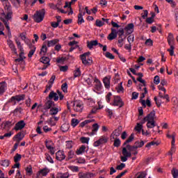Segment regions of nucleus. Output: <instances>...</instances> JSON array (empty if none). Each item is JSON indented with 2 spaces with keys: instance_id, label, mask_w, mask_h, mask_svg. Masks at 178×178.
I'll return each instance as SVG.
<instances>
[{
  "instance_id": "f257e3e1",
  "label": "nucleus",
  "mask_w": 178,
  "mask_h": 178,
  "mask_svg": "<svg viewBox=\"0 0 178 178\" xmlns=\"http://www.w3.org/2000/svg\"><path fill=\"white\" fill-rule=\"evenodd\" d=\"M138 147L136 145H127V147L122 148V155L120 156L121 161L122 162H126L127 161L128 158H130L131 156V152H134L135 149H137Z\"/></svg>"
},
{
  "instance_id": "f03ea898",
  "label": "nucleus",
  "mask_w": 178,
  "mask_h": 178,
  "mask_svg": "<svg viewBox=\"0 0 178 178\" xmlns=\"http://www.w3.org/2000/svg\"><path fill=\"white\" fill-rule=\"evenodd\" d=\"M45 17V9L42 8L41 10H37L33 15V20L36 23H41Z\"/></svg>"
},
{
  "instance_id": "7ed1b4c3",
  "label": "nucleus",
  "mask_w": 178,
  "mask_h": 178,
  "mask_svg": "<svg viewBox=\"0 0 178 178\" xmlns=\"http://www.w3.org/2000/svg\"><path fill=\"white\" fill-rule=\"evenodd\" d=\"M167 40L168 45L170 47L167 51L168 52H170V56H173V55H175V38L173 37V34L169 33Z\"/></svg>"
},
{
  "instance_id": "20e7f679",
  "label": "nucleus",
  "mask_w": 178,
  "mask_h": 178,
  "mask_svg": "<svg viewBox=\"0 0 178 178\" xmlns=\"http://www.w3.org/2000/svg\"><path fill=\"white\" fill-rule=\"evenodd\" d=\"M90 54V51H88L80 56L82 63L85 66H91L92 65V59L91 58H87V56H89Z\"/></svg>"
},
{
  "instance_id": "39448f33",
  "label": "nucleus",
  "mask_w": 178,
  "mask_h": 178,
  "mask_svg": "<svg viewBox=\"0 0 178 178\" xmlns=\"http://www.w3.org/2000/svg\"><path fill=\"white\" fill-rule=\"evenodd\" d=\"M26 97L25 95H19L16 96H13L9 102H12L13 105H16V101L17 102H20V101L24 100V97Z\"/></svg>"
},
{
  "instance_id": "423d86ee",
  "label": "nucleus",
  "mask_w": 178,
  "mask_h": 178,
  "mask_svg": "<svg viewBox=\"0 0 178 178\" xmlns=\"http://www.w3.org/2000/svg\"><path fill=\"white\" fill-rule=\"evenodd\" d=\"M145 122H155V111H152L143 118V122H142V124L143 123H145Z\"/></svg>"
},
{
  "instance_id": "0eeeda50",
  "label": "nucleus",
  "mask_w": 178,
  "mask_h": 178,
  "mask_svg": "<svg viewBox=\"0 0 178 178\" xmlns=\"http://www.w3.org/2000/svg\"><path fill=\"white\" fill-rule=\"evenodd\" d=\"M108 143V137L103 136L99 138V139L95 141L93 144L94 147H99L102 144H106Z\"/></svg>"
},
{
  "instance_id": "6e6552de",
  "label": "nucleus",
  "mask_w": 178,
  "mask_h": 178,
  "mask_svg": "<svg viewBox=\"0 0 178 178\" xmlns=\"http://www.w3.org/2000/svg\"><path fill=\"white\" fill-rule=\"evenodd\" d=\"M113 106H119V108H122L124 103H123V100L119 96H114L113 103L112 104Z\"/></svg>"
},
{
  "instance_id": "1a4fd4ad",
  "label": "nucleus",
  "mask_w": 178,
  "mask_h": 178,
  "mask_svg": "<svg viewBox=\"0 0 178 178\" xmlns=\"http://www.w3.org/2000/svg\"><path fill=\"white\" fill-rule=\"evenodd\" d=\"M53 106H55V102L51 99H46L44 105L43 106L44 111H48V109L54 108Z\"/></svg>"
},
{
  "instance_id": "9d476101",
  "label": "nucleus",
  "mask_w": 178,
  "mask_h": 178,
  "mask_svg": "<svg viewBox=\"0 0 178 178\" xmlns=\"http://www.w3.org/2000/svg\"><path fill=\"white\" fill-rule=\"evenodd\" d=\"M24 126H26V123H24V120H21L15 124L13 130H15V131H19V130L24 129Z\"/></svg>"
},
{
  "instance_id": "9b49d317",
  "label": "nucleus",
  "mask_w": 178,
  "mask_h": 178,
  "mask_svg": "<svg viewBox=\"0 0 178 178\" xmlns=\"http://www.w3.org/2000/svg\"><path fill=\"white\" fill-rule=\"evenodd\" d=\"M65 159L66 155H65V152L63 151L59 150L56 153V159H57V161H62Z\"/></svg>"
},
{
  "instance_id": "f8f14e48",
  "label": "nucleus",
  "mask_w": 178,
  "mask_h": 178,
  "mask_svg": "<svg viewBox=\"0 0 178 178\" xmlns=\"http://www.w3.org/2000/svg\"><path fill=\"white\" fill-rule=\"evenodd\" d=\"M79 178H92L94 177L92 172H79L78 174Z\"/></svg>"
},
{
  "instance_id": "ddd939ff",
  "label": "nucleus",
  "mask_w": 178,
  "mask_h": 178,
  "mask_svg": "<svg viewBox=\"0 0 178 178\" xmlns=\"http://www.w3.org/2000/svg\"><path fill=\"white\" fill-rule=\"evenodd\" d=\"M46 99H54V101H58V99H59V96L58 95V93L51 91Z\"/></svg>"
},
{
  "instance_id": "4468645a",
  "label": "nucleus",
  "mask_w": 178,
  "mask_h": 178,
  "mask_svg": "<svg viewBox=\"0 0 178 178\" xmlns=\"http://www.w3.org/2000/svg\"><path fill=\"white\" fill-rule=\"evenodd\" d=\"M86 15V12L83 13L81 9H79V13L78 15V24H83L84 23V18L83 17Z\"/></svg>"
},
{
  "instance_id": "2eb2a0df",
  "label": "nucleus",
  "mask_w": 178,
  "mask_h": 178,
  "mask_svg": "<svg viewBox=\"0 0 178 178\" xmlns=\"http://www.w3.org/2000/svg\"><path fill=\"white\" fill-rule=\"evenodd\" d=\"M23 138H24V134L22 132H19L13 138V139L15 140L17 143H20Z\"/></svg>"
},
{
  "instance_id": "dca6fc26",
  "label": "nucleus",
  "mask_w": 178,
  "mask_h": 178,
  "mask_svg": "<svg viewBox=\"0 0 178 178\" xmlns=\"http://www.w3.org/2000/svg\"><path fill=\"white\" fill-rule=\"evenodd\" d=\"M74 110L76 111V112H81L83 111V104L75 102L74 104Z\"/></svg>"
},
{
  "instance_id": "f3484780",
  "label": "nucleus",
  "mask_w": 178,
  "mask_h": 178,
  "mask_svg": "<svg viewBox=\"0 0 178 178\" xmlns=\"http://www.w3.org/2000/svg\"><path fill=\"white\" fill-rule=\"evenodd\" d=\"M7 44L8 47L10 48L11 51L14 52V54H17V51L16 49V47L15 46V44H13V41H12L11 40H8Z\"/></svg>"
},
{
  "instance_id": "a211bd4d",
  "label": "nucleus",
  "mask_w": 178,
  "mask_h": 178,
  "mask_svg": "<svg viewBox=\"0 0 178 178\" xmlns=\"http://www.w3.org/2000/svg\"><path fill=\"white\" fill-rule=\"evenodd\" d=\"M125 30L128 34H131L134 31V24H129L128 26H125Z\"/></svg>"
},
{
  "instance_id": "6ab92c4d",
  "label": "nucleus",
  "mask_w": 178,
  "mask_h": 178,
  "mask_svg": "<svg viewBox=\"0 0 178 178\" xmlns=\"http://www.w3.org/2000/svg\"><path fill=\"white\" fill-rule=\"evenodd\" d=\"M95 83H96L95 85V88L97 90V91H100L101 88H102V84L101 83L99 79L98 78H95Z\"/></svg>"
},
{
  "instance_id": "aec40b11",
  "label": "nucleus",
  "mask_w": 178,
  "mask_h": 178,
  "mask_svg": "<svg viewBox=\"0 0 178 178\" xmlns=\"http://www.w3.org/2000/svg\"><path fill=\"white\" fill-rule=\"evenodd\" d=\"M103 83L106 88H111V78H108V76L104 77Z\"/></svg>"
},
{
  "instance_id": "412c9836",
  "label": "nucleus",
  "mask_w": 178,
  "mask_h": 178,
  "mask_svg": "<svg viewBox=\"0 0 178 178\" xmlns=\"http://www.w3.org/2000/svg\"><path fill=\"white\" fill-rule=\"evenodd\" d=\"M88 48L89 49H92L93 47H96V45H98V40H91L90 42H88Z\"/></svg>"
},
{
  "instance_id": "4be33fe9",
  "label": "nucleus",
  "mask_w": 178,
  "mask_h": 178,
  "mask_svg": "<svg viewBox=\"0 0 178 178\" xmlns=\"http://www.w3.org/2000/svg\"><path fill=\"white\" fill-rule=\"evenodd\" d=\"M29 49H31L29 53L28 54V57L31 58L34 55V52H35V46L33 44H29Z\"/></svg>"
},
{
  "instance_id": "5701e85b",
  "label": "nucleus",
  "mask_w": 178,
  "mask_h": 178,
  "mask_svg": "<svg viewBox=\"0 0 178 178\" xmlns=\"http://www.w3.org/2000/svg\"><path fill=\"white\" fill-rule=\"evenodd\" d=\"M40 62L42 63H43L44 65H47V66H49V65H51L49 63V62H51V60L49 59V58L47 57V56H43L40 58Z\"/></svg>"
},
{
  "instance_id": "b1692460",
  "label": "nucleus",
  "mask_w": 178,
  "mask_h": 178,
  "mask_svg": "<svg viewBox=\"0 0 178 178\" xmlns=\"http://www.w3.org/2000/svg\"><path fill=\"white\" fill-rule=\"evenodd\" d=\"M59 42V39H54L51 40L47 41V47H54V45H56Z\"/></svg>"
},
{
  "instance_id": "393cba45",
  "label": "nucleus",
  "mask_w": 178,
  "mask_h": 178,
  "mask_svg": "<svg viewBox=\"0 0 178 178\" xmlns=\"http://www.w3.org/2000/svg\"><path fill=\"white\" fill-rule=\"evenodd\" d=\"M6 90V82L0 83V95H2Z\"/></svg>"
},
{
  "instance_id": "a878e982",
  "label": "nucleus",
  "mask_w": 178,
  "mask_h": 178,
  "mask_svg": "<svg viewBox=\"0 0 178 178\" xmlns=\"http://www.w3.org/2000/svg\"><path fill=\"white\" fill-rule=\"evenodd\" d=\"M58 112H59V108L56 107H52L49 111V115L54 116L55 115H58Z\"/></svg>"
},
{
  "instance_id": "bb28decb",
  "label": "nucleus",
  "mask_w": 178,
  "mask_h": 178,
  "mask_svg": "<svg viewBox=\"0 0 178 178\" xmlns=\"http://www.w3.org/2000/svg\"><path fill=\"white\" fill-rule=\"evenodd\" d=\"M0 165L3 166V168H8L10 165V161L8 159L2 160L0 161Z\"/></svg>"
},
{
  "instance_id": "cd10ccee",
  "label": "nucleus",
  "mask_w": 178,
  "mask_h": 178,
  "mask_svg": "<svg viewBox=\"0 0 178 178\" xmlns=\"http://www.w3.org/2000/svg\"><path fill=\"white\" fill-rule=\"evenodd\" d=\"M98 129H99V125H98L97 123H95L92 125V136H94V134H95V133H97V131H98Z\"/></svg>"
},
{
  "instance_id": "c85d7f7f",
  "label": "nucleus",
  "mask_w": 178,
  "mask_h": 178,
  "mask_svg": "<svg viewBox=\"0 0 178 178\" xmlns=\"http://www.w3.org/2000/svg\"><path fill=\"white\" fill-rule=\"evenodd\" d=\"M48 51V48L47 47V44H43L40 49V54H42L43 56L47 55V52Z\"/></svg>"
},
{
  "instance_id": "c756f323",
  "label": "nucleus",
  "mask_w": 178,
  "mask_h": 178,
  "mask_svg": "<svg viewBox=\"0 0 178 178\" xmlns=\"http://www.w3.org/2000/svg\"><path fill=\"white\" fill-rule=\"evenodd\" d=\"M159 97H160V98H163V99H166L167 102H169V101H170V99H169V95H166L165 94H162V92H159Z\"/></svg>"
},
{
  "instance_id": "7c9ffc66",
  "label": "nucleus",
  "mask_w": 178,
  "mask_h": 178,
  "mask_svg": "<svg viewBox=\"0 0 178 178\" xmlns=\"http://www.w3.org/2000/svg\"><path fill=\"white\" fill-rule=\"evenodd\" d=\"M45 144L47 149H51V148L54 147V143L52 142V140H46Z\"/></svg>"
},
{
  "instance_id": "2f4dec72",
  "label": "nucleus",
  "mask_w": 178,
  "mask_h": 178,
  "mask_svg": "<svg viewBox=\"0 0 178 178\" xmlns=\"http://www.w3.org/2000/svg\"><path fill=\"white\" fill-rule=\"evenodd\" d=\"M134 140V134H131L129 138L124 143L123 145H127L129 143H131Z\"/></svg>"
},
{
  "instance_id": "473e14b6",
  "label": "nucleus",
  "mask_w": 178,
  "mask_h": 178,
  "mask_svg": "<svg viewBox=\"0 0 178 178\" xmlns=\"http://www.w3.org/2000/svg\"><path fill=\"white\" fill-rule=\"evenodd\" d=\"M121 133H122V127L120 126L118 127V128L113 131L114 136H115V137H119Z\"/></svg>"
},
{
  "instance_id": "72a5a7b5",
  "label": "nucleus",
  "mask_w": 178,
  "mask_h": 178,
  "mask_svg": "<svg viewBox=\"0 0 178 178\" xmlns=\"http://www.w3.org/2000/svg\"><path fill=\"white\" fill-rule=\"evenodd\" d=\"M4 5L5 10H7V12H12V6H10V3L6 2Z\"/></svg>"
},
{
  "instance_id": "f704fd0d",
  "label": "nucleus",
  "mask_w": 178,
  "mask_h": 178,
  "mask_svg": "<svg viewBox=\"0 0 178 178\" xmlns=\"http://www.w3.org/2000/svg\"><path fill=\"white\" fill-rule=\"evenodd\" d=\"M49 172V169L48 168H43L42 170H40L39 171L40 175H42V176H47Z\"/></svg>"
},
{
  "instance_id": "c9c22d12",
  "label": "nucleus",
  "mask_w": 178,
  "mask_h": 178,
  "mask_svg": "<svg viewBox=\"0 0 178 178\" xmlns=\"http://www.w3.org/2000/svg\"><path fill=\"white\" fill-rule=\"evenodd\" d=\"M15 8H19L22 0H10Z\"/></svg>"
},
{
  "instance_id": "e433bc0d",
  "label": "nucleus",
  "mask_w": 178,
  "mask_h": 178,
  "mask_svg": "<svg viewBox=\"0 0 178 178\" xmlns=\"http://www.w3.org/2000/svg\"><path fill=\"white\" fill-rule=\"evenodd\" d=\"M79 123L80 121H79V120L76 118H72L71 120V126H72V127H76V126H77V124H79Z\"/></svg>"
},
{
  "instance_id": "4c0bfd02",
  "label": "nucleus",
  "mask_w": 178,
  "mask_h": 178,
  "mask_svg": "<svg viewBox=\"0 0 178 178\" xmlns=\"http://www.w3.org/2000/svg\"><path fill=\"white\" fill-rule=\"evenodd\" d=\"M86 148L85 145L81 146V147L76 150V155H81V154H83V152L86 151Z\"/></svg>"
},
{
  "instance_id": "58836bf2",
  "label": "nucleus",
  "mask_w": 178,
  "mask_h": 178,
  "mask_svg": "<svg viewBox=\"0 0 178 178\" xmlns=\"http://www.w3.org/2000/svg\"><path fill=\"white\" fill-rule=\"evenodd\" d=\"M147 127L148 129H154L155 127V121H147Z\"/></svg>"
},
{
  "instance_id": "ea45409f",
  "label": "nucleus",
  "mask_w": 178,
  "mask_h": 178,
  "mask_svg": "<svg viewBox=\"0 0 178 178\" xmlns=\"http://www.w3.org/2000/svg\"><path fill=\"white\" fill-rule=\"evenodd\" d=\"M134 130H136V131H138V133H141V130H143V124L138 123L135 127Z\"/></svg>"
},
{
  "instance_id": "a19ab883",
  "label": "nucleus",
  "mask_w": 178,
  "mask_h": 178,
  "mask_svg": "<svg viewBox=\"0 0 178 178\" xmlns=\"http://www.w3.org/2000/svg\"><path fill=\"white\" fill-rule=\"evenodd\" d=\"M123 82H120L119 85L116 87V90L118 92H123L124 88H123Z\"/></svg>"
},
{
  "instance_id": "79ce46f5",
  "label": "nucleus",
  "mask_w": 178,
  "mask_h": 178,
  "mask_svg": "<svg viewBox=\"0 0 178 178\" xmlns=\"http://www.w3.org/2000/svg\"><path fill=\"white\" fill-rule=\"evenodd\" d=\"M81 76V71H80V68H76L74 71V77H80Z\"/></svg>"
},
{
  "instance_id": "37998d69",
  "label": "nucleus",
  "mask_w": 178,
  "mask_h": 178,
  "mask_svg": "<svg viewBox=\"0 0 178 178\" xmlns=\"http://www.w3.org/2000/svg\"><path fill=\"white\" fill-rule=\"evenodd\" d=\"M60 130L63 132V133H66V131H67V130H69V125L67 124H63L61 127H60Z\"/></svg>"
},
{
  "instance_id": "c03bdc74",
  "label": "nucleus",
  "mask_w": 178,
  "mask_h": 178,
  "mask_svg": "<svg viewBox=\"0 0 178 178\" xmlns=\"http://www.w3.org/2000/svg\"><path fill=\"white\" fill-rule=\"evenodd\" d=\"M25 170L27 175H29V176H31L33 175V168L31 167V165L26 167Z\"/></svg>"
},
{
  "instance_id": "a18cd8bd",
  "label": "nucleus",
  "mask_w": 178,
  "mask_h": 178,
  "mask_svg": "<svg viewBox=\"0 0 178 178\" xmlns=\"http://www.w3.org/2000/svg\"><path fill=\"white\" fill-rule=\"evenodd\" d=\"M57 178H69V173H58L57 175Z\"/></svg>"
},
{
  "instance_id": "49530a36",
  "label": "nucleus",
  "mask_w": 178,
  "mask_h": 178,
  "mask_svg": "<svg viewBox=\"0 0 178 178\" xmlns=\"http://www.w3.org/2000/svg\"><path fill=\"white\" fill-rule=\"evenodd\" d=\"M91 122H94V120H86L81 122L79 126H80V127H84V126H86V124H88V123H91Z\"/></svg>"
},
{
  "instance_id": "de8ad7c7",
  "label": "nucleus",
  "mask_w": 178,
  "mask_h": 178,
  "mask_svg": "<svg viewBox=\"0 0 178 178\" xmlns=\"http://www.w3.org/2000/svg\"><path fill=\"white\" fill-rule=\"evenodd\" d=\"M171 173L172 175L173 178H177L178 177V170L176 168H172Z\"/></svg>"
},
{
  "instance_id": "09e8293b",
  "label": "nucleus",
  "mask_w": 178,
  "mask_h": 178,
  "mask_svg": "<svg viewBox=\"0 0 178 178\" xmlns=\"http://www.w3.org/2000/svg\"><path fill=\"white\" fill-rule=\"evenodd\" d=\"M20 159H22V155L17 153L14 156V162H15V163H17L19 161H20Z\"/></svg>"
},
{
  "instance_id": "8fccbe9b",
  "label": "nucleus",
  "mask_w": 178,
  "mask_h": 178,
  "mask_svg": "<svg viewBox=\"0 0 178 178\" xmlns=\"http://www.w3.org/2000/svg\"><path fill=\"white\" fill-rule=\"evenodd\" d=\"M80 141L82 144H88V141H90V138L81 137L80 138Z\"/></svg>"
},
{
  "instance_id": "3c124183",
  "label": "nucleus",
  "mask_w": 178,
  "mask_h": 178,
  "mask_svg": "<svg viewBox=\"0 0 178 178\" xmlns=\"http://www.w3.org/2000/svg\"><path fill=\"white\" fill-rule=\"evenodd\" d=\"M116 37H118V35H116V33H110L108 35L107 39L109 40V41H112V40H115Z\"/></svg>"
},
{
  "instance_id": "603ef678",
  "label": "nucleus",
  "mask_w": 178,
  "mask_h": 178,
  "mask_svg": "<svg viewBox=\"0 0 178 178\" xmlns=\"http://www.w3.org/2000/svg\"><path fill=\"white\" fill-rule=\"evenodd\" d=\"M105 56H106V58H108V59H115V56L109 51L106 52Z\"/></svg>"
},
{
  "instance_id": "864d4df0",
  "label": "nucleus",
  "mask_w": 178,
  "mask_h": 178,
  "mask_svg": "<svg viewBox=\"0 0 178 178\" xmlns=\"http://www.w3.org/2000/svg\"><path fill=\"white\" fill-rule=\"evenodd\" d=\"M61 90L63 91V92H67V83H64L61 86Z\"/></svg>"
},
{
  "instance_id": "5fc2aeb1",
  "label": "nucleus",
  "mask_w": 178,
  "mask_h": 178,
  "mask_svg": "<svg viewBox=\"0 0 178 178\" xmlns=\"http://www.w3.org/2000/svg\"><path fill=\"white\" fill-rule=\"evenodd\" d=\"M135 145L138 147V148H141L144 145V142L143 140L140 141H136Z\"/></svg>"
},
{
  "instance_id": "6e6d98bb",
  "label": "nucleus",
  "mask_w": 178,
  "mask_h": 178,
  "mask_svg": "<svg viewBox=\"0 0 178 178\" xmlns=\"http://www.w3.org/2000/svg\"><path fill=\"white\" fill-rule=\"evenodd\" d=\"M145 44V45H148V47H152V45L154 44V41H152V40L151 39H147L146 40Z\"/></svg>"
},
{
  "instance_id": "4d7b16f0",
  "label": "nucleus",
  "mask_w": 178,
  "mask_h": 178,
  "mask_svg": "<svg viewBox=\"0 0 178 178\" xmlns=\"http://www.w3.org/2000/svg\"><path fill=\"white\" fill-rule=\"evenodd\" d=\"M12 15H13L12 11H7V15H6V20H10L12 19Z\"/></svg>"
},
{
  "instance_id": "13d9d810",
  "label": "nucleus",
  "mask_w": 178,
  "mask_h": 178,
  "mask_svg": "<svg viewBox=\"0 0 178 178\" xmlns=\"http://www.w3.org/2000/svg\"><path fill=\"white\" fill-rule=\"evenodd\" d=\"M120 143H121L120 140L119 138H116L114 140V143H113L114 147H117V148L120 147Z\"/></svg>"
},
{
  "instance_id": "bf43d9fd",
  "label": "nucleus",
  "mask_w": 178,
  "mask_h": 178,
  "mask_svg": "<svg viewBox=\"0 0 178 178\" xmlns=\"http://www.w3.org/2000/svg\"><path fill=\"white\" fill-rule=\"evenodd\" d=\"M127 41L129 44H131V42H134V35H130L127 38Z\"/></svg>"
},
{
  "instance_id": "052dcab7",
  "label": "nucleus",
  "mask_w": 178,
  "mask_h": 178,
  "mask_svg": "<svg viewBox=\"0 0 178 178\" xmlns=\"http://www.w3.org/2000/svg\"><path fill=\"white\" fill-rule=\"evenodd\" d=\"M124 168H126V164L121 163L120 165L116 167L117 170H123Z\"/></svg>"
},
{
  "instance_id": "680f3d73",
  "label": "nucleus",
  "mask_w": 178,
  "mask_h": 178,
  "mask_svg": "<svg viewBox=\"0 0 178 178\" xmlns=\"http://www.w3.org/2000/svg\"><path fill=\"white\" fill-rule=\"evenodd\" d=\"M66 60V57H61L56 59L57 63H64Z\"/></svg>"
},
{
  "instance_id": "e2e57ef3",
  "label": "nucleus",
  "mask_w": 178,
  "mask_h": 178,
  "mask_svg": "<svg viewBox=\"0 0 178 178\" xmlns=\"http://www.w3.org/2000/svg\"><path fill=\"white\" fill-rule=\"evenodd\" d=\"M55 79H56V76L55 75H52L51 78L49 79L48 82V84L52 86L54 82L55 81Z\"/></svg>"
},
{
  "instance_id": "0e129e2a",
  "label": "nucleus",
  "mask_w": 178,
  "mask_h": 178,
  "mask_svg": "<svg viewBox=\"0 0 178 178\" xmlns=\"http://www.w3.org/2000/svg\"><path fill=\"white\" fill-rule=\"evenodd\" d=\"M154 83L156 85L161 83V79L159 78V76L156 75L154 76Z\"/></svg>"
},
{
  "instance_id": "69168bd1",
  "label": "nucleus",
  "mask_w": 178,
  "mask_h": 178,
  "mask_svg": "<svg viewBox=\"0 0 178 178\" xmlns=\"http://www.w3.org/2000/svg\"><path fill=\"white\" fill-rule=\"evenodd\" d=\"M104 24H105V23L102 22V21H101L99 19L96 20V26L97 27H102V26H104Z\"/></svg>"
},
{
  "instance_id": "338daca9",
  "label": "nucleus",
  "mask_w": 178,
  "mask_h": 178,
  "mask_svg": "<svg viewBox=\"0 0 178 178\" xmlns=\"http://www.w3.org/2000/svg\"><path fill=\"white\" fill-rule=\"evenodd\" d=\"M111 97H112V92H108L106 95V102H108V104H109V102H111Z\"/></svg>"
},
{
  "instance_id": "774afa93",
  "label": "nucleus",
  "mask_w": 178,
  "mask_h": 178,
  "mask_svg": "<svg viewBox=\"0 0 178 178\" xmlns=\"http://www.w3.org/2000/svg\"><path fill=\"white\" fill-rule=\"evenodd\" d=\"M144 13L141 14L142 18L143 19H147L148 17V10H143Z\"/></svg>"
}]
</instances>
